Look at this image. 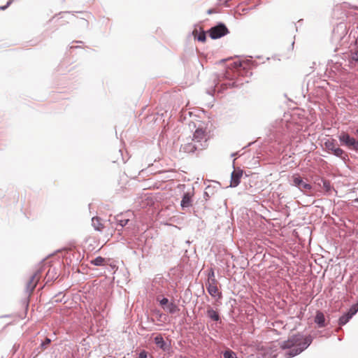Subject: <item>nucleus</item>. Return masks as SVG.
Returning a JSON list of instances; mask_svg holds the SVG:
<instances>
[{
  "mask_svg": "<svg viewBox=\"0 0 358 358\" xmlns=\"http://www.w3.org/2000/svg\"><path fill=\"white\" fill-rule=\"evenodd\" d=\"M245 68L240 61H235L229 64L223 75L215 85V91L221 92L224 90L232 87H240L243 84V76Z\"/></svg>",
  "mask_w": 358,
  "mask_h": 358,
  "instance_id": "1",
  "label": "nucleus"
},
{
  "mask_svg": "<svg viewBox=\"0 0 358 358\" xmlns=\"http://www.w3.org/2000/svg\"><path fill=\"white\" fill-rule=\"evenodd\" d=\"M313 338L310 336H304L299 334L281 342L280 347L284 351V357L289 358L300 354L311 344Z\"/></svg>",
  "mask_w": 358,
  "mask_h": 358,
  "instance_id": "2",
  "label": "nucleus"
},
{
  "mask_svg": "<svg viewBox=\"0 0 358 358\" xmlns=\"http://www.w3.org/2000/svg\"><path fill=\"white\" fill-rule=\"evenodd\" d=\"M295 125L292 122L280 120L276 121L271 129V135L279 143H285L294 136Z\"/></svg>",
  "mask_w": 358,
  "mask_h": 358,
  "instance_id": "3",
  "label": "nucleus"
},
{
  "mask_svg": "<svg viewBox=\"0 0 358 358\" xmlns=\"http://www.w3.org/2000/svg\"><path fill=\"white\" fill-rule=\"evenodd\" d=\"M341 59L344 61V66H348L350 69L358 66V50L356 49H350V50L343 52ZM343 65V63L338 62L334 64V68L339 70V68Z\"/></svg>",
  "mask_w": 358,
  "mask_h": 358,
  "instance_id": "4",
  "label": "nucleus"
},
{
  "mask_svg": "<svg viewBox=\"0 0 358 358\" xmlns=\"http://www.w3.org/2000/svg\"><path fill=\"white\" fill-rule=\"evenodd\" d=\"M189 128L195 129L193 134L192 141L196 142L200 145L203 146V149L207 147V133L203 127L202 122L197 121L196 122H191L189 124Z\"/></svg>",
  "mask_w": 358,
  "mask_h": 358,
  "instance_id": "5",
  "label": "nucleus"
},
{
  "mask_svg": "<svg viewBox=\"0 0 358 358\" xmlns=\"http://www.w3.org/2000/svg\"><path fill=\"white\" fill-rule=\"evenodd\" d=\"M341 145L347 147L348 149L357 152L358 141L346 132H342L338 136Z\"/></svg>",
  "mask_w": 358,
  "mask_h": 358,
  "instance_id": "6",
  "label": "nucleus"
},
{
  "mask_svg": "<svg viewBox=\"0 0 358 358\" xmlns=\"http://www.w3.org/2000/svg\"><path fill=\"white\" fill-rule=\"evenodd\" d=\"M290 185L297 187L301 192L306 193L313 189L310 184L305 181L299 174H294L290 180Z\"/></svg>",
  "mask_w": 358,
  "mask_h": 358,
  "instance_id": "7",
  "label": "nucleus"
},
{
  "mask_svg": "<svg viewBox=\"0 0 358 358\" xmlns=\"http://www.w3.org/2000/svg\"><path fill=\"white\" fill-rule=\"evenodd\" d=\"M156 301L165 311L170 314H174L179 310L178 306L175 303L169 302V299L162 295H157Z\"/></svg>",
  "mask_w": 358,
  "mask_h": 358,
  "instance_id": "8",
  "label": "nucleus"
},
{
  "mask_svg": "<svg viewBox=\"0 0 358 358\" xmlns=\"http://www.w3.org/2000/svg\"><path fill=\"white\" fill-rule=\"evenodd\" d=\"M347 31L346 28L343 24L338 25L333 31L332 35V41L334 43H340L341 45L343 43H345L347 41Z\"/></svg>",
  "mask_w": 358,
  "mask_h": 358,
  "instance_id": "9",
  "label": "nucleus"
},
{
  "mask_svg": "<svg viewBox=\"0 0 358 358\" xmlns=\"http://www.w3.org/2000/svg\"><path fill=\"white\" fill-rule=\"evenodd\" d=\"M228 32V29L225 24L219 23L210 29L209 36L213 39H217L225 36Z\"/></svg>",
  "mask_w": 358,
  "mask_h": 358,
  "instance_id": "10",
  "label": "nucleus"
},
{
  "mask_svg": "<svg viewBox=\"0 0 358 358\" xmlns=\"http://www.w3.org/2000/svg\"><path fill=\"white\" fill-rule=\"evenodd\" d=\"M325 148L328 151H331L335 156L340 157L341 159L345 160L346 157H348V155L345 152V151L336 147L334 141H328L324 143Z\"/></svg>",
  "mask_w": 358,
  "mask_h": 358,
  "instance_id": "11",
  "label": "nucleus"
},
{
  "mask_svg": "<svg viewBox=\"0 0 358 358\" xmlns=\"http://www.w3.org/2000/svg\"><path fill=\"white\" fill-rule=\"evenodd\" d=\"M203 149V146L200 143V145L196 142L192 141L187 143L181 147V150L186 153H193L196 150H201Z\"/></svg>",
  "mask_w": 358,
  "mask_h": 358,
  "instance_id": "12",
  "label": "nucleus"
},
{
  "mask_svg": "<svg viewBox=\"0 0 358 358\" xmlns=\"http://www.w3.org/2000/svg\"><path fill=\"white\" fill-rule=\"evenodd\" d=\"M41 273L40 270H38L34 275H31L29 280L27 282L26 285L27 291L29 293H31L34 289L35 287L37 285L38 281L39 280V274Z\"/></svg>",
  "mask_w": 358,
  "mask_h": 358,
  "instance_id": "13",
  "label": "nucleus"
},
{
  "mask_svg": "<svg viewBox=\"0 0 358 358\" xmlns=\"http://www.w3.org/2000/svg\"><path fill=\"white\" fill-rule=\"evenodd\" d=\"M243 176L242 170H234L231 175L230 187H235L240 183L241 178Z\"/></svg>",
  "mask_w": 358,
  "mask_h": 358,
  "instance_id": "14",
  "label": "nucleus"
},
{
  "mask_svg": "<svg viewBox=\"0 0 358 358\" xmlns=\"http://www.w3.org/2000/svg\"><path fill=\"white\" fill-rule=\"evenodd\" d=\"M206 315L212 321L221 322V317L219 313L214 310V308L210 305H208L206 306Z\"/></svg>",
  "mask_w": 358,
  "mask_h": 358,
  "instance_id": "15",
  "label": "nucleus"
},
{
  "mask_svg": "<svg viewBox=\"0 0 358 358\" xmlns=\"http://www.w3.org/2000/svg\"><path fill=\"white\" fill-rule=\"evenodd\" d=\"M154 343L155 345L162 350L163 351L166 352L169 350L170 345H169L163 338L161 334H158L154 338Z\"/></svg>",
  "mask_w": 358,
  "mask_h": 358,
  "instance_id": "16",
  "label": "nucleus"
},
{
  "mask_svg": "<svg viewBox=\"0 0 358 358\" xmlns=\"http://www.w3.org/2000/svg\"><path fill=\"white\" fill-rule=\"evenodd\" d=\"M217 284V283L213 284V282H208L206 285V289L210 296L215 297L217 295L218 298L220 299L222 294L218 292Z\"/></svg>",
  "mask_w": 358,
  "mask_h": 358,
  "instance_id": "17",
  "label": "nucleus"
},
{
  "mask_svg": "<svg viewBox=\"0 0 358 358\" xmlns=\"http://www.w3.org/2000/svg\"><path fill=\"white\" fill-rule=\"evenodd\" d=\"M192 194L190 192H186L183 194L182 201L180 202V206L182 209L186 208H189L192 205Z\"/></svg>",
  "mask_w": 358,
  "mask_h": 358,
  "instance_id": "18",
  "label": "nucleus"
},
{
  "mask_svg": "<svg viewBox=\"0 0 358 358\" xmlns=\"http://www.w3.org/2000/svg\"><path fill=\"white\" fill-rule=\"evenodd\" d=\"M314 322L317 324L319 328H323L327 326L324 315L321 311H317Z\"/></svg>",
  "mask_w": 358,
  "mask_h": 358,
  "instance_id": "19",
  "label": "nucleus"
},
{
  "mask_svg": "<svg viewBox=\"0 0 358 358\" xmlns=\"http://www.w3.org/2000/svg\"><path fill=\"white\" fill-rule=\"evenodd\" d=\"M115 220L117 225L120 226L122 229L130 222V220L126 217L125 214L117 215L115 217Z\"/></svg>",
  "mask_w": 358,
  "mask_h": 358,
  "instance_id": "20",
  "label": "nucleus"
},
{
  "mask_svg": "<svg viewBox=\"0 0 358 358\" xmlns=\"http://www.w3.org/2000/svg\"><path fill=\"white\" fill-rule=\"evenodd\" d=\"M58 278V274L55 268H50L47 272L45 279L46 283L50 281H54Z\"/></svg>",
  "mask_w": 358,
  "mask_h": 358,
  "instance_id": "21",
  "label": "nucleus"
},
{
  "mask_svg": "<svg viewBox=\"0 0 358 358\" xmlns=\"http://www.w3.org/2000/svg\"><path fill=\"white\" fill-rule=\"evenodd\" d=\"M92 225L93 226L95 230L99 231H101L103 228V225L101 222L100 219L98 217H92Z\"/></svg>",
  "mask_w": 358,
  "mask_h": 358,
  "instance_id": "22",
  "label": "nucleus"
},
{
  "mask_svg": "<svg viewBox=\"0 0 358 358\" xmlns=\"http://www.w3.org/2000/svg\"><path fill=\"white\" fill-rule=\"evenodd\" d=\"M352 317L348 313L343 314L338 320V324L340 326L346 324Z\"/></svg>",
  "mask_w": 358,
  "mask_h": 358,
  "instance_id": "23",
  "label": "nucleus"
},
{
  "mask_svg": "<svg viewBox=\"0 0 358 358\" xmlns=\"http://www.w3.org/2000/svg\"><path fill=\"white\" fill-rule=\"evenodd\" d=\"M208 282H213V284L217 283V281L215 277L214 270L212 268H210L208 274Z\"/></svg>",
  "mask_w": 358,
  "mask_h": 358,
  "instance_id": "24",
  "label": "nucleus"
},
{
  "mask_svg": "<svg viewBox=\"0 0 358 358\" xmlns=\"http://www.w3.org/2000/svg\"><path fill=\"white\" fill-rule=\"evenodd\" d=\"M105 259L102 257H97L91 261V263L95 266H101L104 264Z\"/></svg>",
  "mask_w": 358,
  "mask_h": 358,
  "instance_id": "25",
  "label": "nucleus"
},
{
  "mask_svg": "<svg viewBox=\"0 0 358 358\" xmlns=\"http://www.w3.org/2000/svg\"><path fill=\"white\" fill-rule=\"evenodd\" d=\"M223 357L224 358H238L236 354L231 350H225L223 352Z\"/></svg>",
  "mask_w": 358,
  "mask_h": 358,
  "instance_id": "26",
  "label": "nucleus"
},
{
  "mask_svg": "<svg viewBox=\"0 0 358 358\" xmlns=\"http://www.w3.org/2000/svg\"><path fill=\"white\" fill-rule=\"evenodd\" d=\"M358 312V301L353 304L349 309L348 313L353 317Z\"/></svg>",
  "mask_w": 358,
  "mask_h": 358,
  "instance_id": "27",
  "label": "nucleus"
},
{
  "mask_svg": "<svg viewBox=\"0 0 358 358\" xmlns=\"http://www.w3.org/2000/svg\"><path fill=\"white\" fill-rule=\"evenodd\" d=\"M51 343V339L46 337L44 340V341H43L41 344V350H44L45 349L47 348L48 345Z\"/></svg>",
  "mask_w": 358,
  "mask_h": 358,
  "instance_id": "28",
  "label": "nucleus"
},
{
  "mask_svg": "<svg viewBox=\"0 0 358 358\" xmlns=\"http://www.w3.org/2000/svg\"><path fill=\"white\" fill-rule=\"evenodd\" d=\"M138 358H153V357L152 355L148 356V352L143 350L140 352Z\"/></svg>",
  "mask_w": 358,
  "mask_h": 358,
  "instance_id": "29",
  "label": "nucleus"
},
{
  "mask_svg": "<svg viewBox=\"0 0 358 358\" xmlns=\"http://www.w3.org/2000/svg\"><path fill=\"white\" fill-rule=\"evenodd\" d=\"M323 183V188L327 191L329 192L331 189V185L330 182L327 180H322Z\"/></svg>",
  "mask_w": 358,
  "mask_h": 358,
  "instance_id": "30",
  "label": "nucleus"
},
{
  "mask_svg": "<svg viewBox=\"0 0 358 358\" xmlns=\"http://www.w3.org/2000/svg\"><path fill=\"white\" fill-rule=\"evenodd\" d=\"M197 39L199 41L204 42L206 39V33L204 31L201 32L199 34Z\"/></svg>",
  "mask_w": 358,
  "mask_h": 358,
  "instance_id": "31",
  "label": "nucleus"
},
{
  "mask_svg": "<svg viewBox=\"0 0 358 358\" xmlns=\"http://www.w3.org/2000/svg\"><path fill=\"white\" fill-rule=\"evenodd\" d=\"M13 0H9L7 4L4 6H0V10H5L12 3Z\"/></svg>",
  "mask_w": 358,
  "mask_h": 358,
  "instance_id": "32",
  "label": "nucleus"
},
{
  "mask_svg": "<svg viewBox=\"0 0 358 358\" xmlns=\"http://www.w3.org/2000/svg\"><path fill=\"white\" fill-rule=\"evenodd\" d=\"M156 313L159 317L158 320L161 321V317H162L163 314L159 310L156 311Z\"/></svg>",
  "mask_w": 358,
  "mask_h": 358,
  "instance_id": "33",
  "label": "nucleus"
},
{
  "mask_svg": "<svg viewBox=\"0 0 358 358\" xmlns=\"http://www.w3.org/2000/svg\"><path fill=\"white\" fill-rule=\"evenodd\" d=\"M339 50V48L338 46H336L334 49V51L335 52H337L338 50Z\"/></svg>",
  "mask_w": 358,
  "mask_h": 358,
  "instance_id": "34",
  "label": "nucleus"
},
{
  "mask_svg": "<svg viewBox=\"0 0 358 358\" xmlns=\"http://www.w3.org/2000/svg\"><path fill=\"white\" fill-rule=\"evenodd\" d=\"M355 134L357 136H358V128L356 129V131H355Z\"/></svg>",
  "mask_w": 358,
  "mask_h": 358,
  "instance_id": "35",
  "label": "nucleus"
},
{
  "mask_svg": "<svg viewBox=\"0 0 358 358\" xmlns=\"http://www.w3.org/2000/svg\"><path fill=\"white\" fill-rule=\"evenodd\" d=\"M354 202L358 203V198L355 199L354 200Z\"/></svg>",
  "mask_w": 358,
  "mask_h": 358,
  "instance_id": "36",
  "label": "nucleus"
},
{
  "mask_svg": "<svg viewBox=\"0 0 358 358\" xmlns=\"http://www.w3.org/2000/svg\"><path fill=\"white\" fill-rule=\"evenodd\" d=\"M204 194H205V196H208V193H207V192H205Z\"/></svg>",
  "mask_w": 358,
  "mask_h": 358,
  "instance_id": "37",
  "label": "nucleus"
},
{
  "mask_svg": "<svg viewBox=\"0 0 358 358\" xmlns=\"http://www.w3.org/2000/svg\"><path fill=\"white\" fill-rule=\"evenodd\" d=\"M180 358H187L186 357L180 356Z\"/></svg>",
  "mask_w": 358,
  "mask_h": 358,
  "instance_id": "38",
  "label": "nucleus"
}]
</instances>
